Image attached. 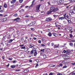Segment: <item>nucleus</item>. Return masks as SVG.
Masks as SVG:
<instances>
[{
  "instance_id": "nucleus-1",
  "label": "nucleus",
  "mask_w": 75,
  "mask_h": 75,
  "mask_svg": "<svg viewBox=\"0 0 75 75\" xmlns=\"http://www.w3.org/2000/svg\"><path fill=\"white\" fill-rule=\"evenodd\" d=\"M59 10V9H58L57 8H54V9L53 10V12H54V13H57L58 11Z\"/></svg>"
},
{
  "instance_id": "nucleus-2",
  "label": "nucleus",
  "mask_w": 75,
  "mask_h": 75,
  "mask_svg": "<svg viewBox=\"0 0 75 75\" xmlns=\"http://www.w3.org/2000/svg\"><path fill=\"white\" fill-rule=\"evenodd\" d=\"M41 6V5H39L37 6L36 10L37 11L40 10V7Z\"/></svg>"
},
{
  "instance_id": "nucleus-3",
  "label": "nucleus",
  "mask_w": 75,
  "mask_h": 75,
  "mask_svg": "<svg viewBox=\"0 0 75 75\" xmlns=\"http://www.w3.org/2000/svg\"><path fill=\"white\" fill-rule=\"evenodd\" d=\"M64 0L62 1V0H59V2L61 3V4H64V5H67V4H64Z\"/></svg>"
},
{
  "instance_id": "nucleus-4",
  "label": "nucleus",
  "mask_w": 75,
  "mask_h": 75,
  "mask_svg": "<svg viewBox=\"0 0 75 75\" xmlns=\"http://www.w3.org/2000/svg\"><path fill=\"white\" fill-rule=\"evenodd\" d=\"M52 20V19H51L50 18H47L46 19V21H51Z\"/></svg>"
},
{
  "instance_id": "nucleus-5",
  "label": "nucleus",
  "mask_w": 75,
  "mask_h": 75,
  "mask_svg": "<svg viewBox=\"0 0 75 75\" xmlns=\"http://www.w3.org/2000/svg\"><path fill=\"white\" fill-rule=\"evenodd\" d=\"M55 7H54V6H52L50 8V11L52 12H53V10H54V8Z\"/></svg>"
},
{
  "instance_id": "nucleus-6",
  "label": "nucleus",
  "mask_w": 75,
  "mask_h": 75,
  "mask_svg": "<svg viewBox=\"0 0 75 75\" xmlns=\"http://www.w3.org/2000/svg\"><path fill=\"white\" fill-rule=\"evenodd\" d=\"M34 56L35 57L37 56V50H34Z\"/></svg>"
},
{
  "instance_id": "nucleus-7",
  "label": "nucleus",
  "mask_w": 75,
  "mask_h": 75,
  "mask_svg": "<svg viewBox=\"0 0 75 75\" xmlns=\"http://www.w3.org/2000/svg\"><path fill=\"white\" fill-rule=\"evenodd\" d=\"M71 13H73L74 14H75V10L74 9H73L70 10V11Z\"/></svg>"
},
{
  "instance_id": "nucleus-8",
  "label": "nucleus",
  "mask_w": 75,
  "mask_h": 75,
  "mask_svg": "<svg viewBox=\"0 0 75 75\" xmlns=\"http://www.w3.org/2000/svg\"><path fill=\"white\" fill-rule=\"evenodd\" d=\"M16 1L13 0L11 1V4H14V3H16Z\"/></svg>"
},
{
  "instance_id": "nucleus-9",
  "label": "nucleus",
  "mask_w": 75,
  "mask_h": 75,
  "mask_svg": "<svg viewBox=\"0 0 75 75\" xmlns=\"http://www.w3.org/2000/svg\"><path fill=\"white\" fill-rule=\"evenodd\" d=\"M65 18V17H60L59 18V20H64Z\"/></svg>"
},
{
  "instance_id": "nucleus-10",
  "label": "nucleus",
  "mask_w": 75,
  "mask_h": 75,
  "mask_svg": "<svg viewBox=\"0 0 75 75\" xmlns=\"http://www.w3.org/2000/svg\"><path fill=\"white\" fill-rule=\"evenodd\" d=\"M20 19V18H17L16 19H15L14 20H13L14 21H17L18 22V21H19V19Z\"/></svg>"
},
{
  "instance_id": "nucleus-11",
  "label": "nucleus",
  "mask_w": 75,
  "mask_h": 75,
  "mask_svg": "<svg viewBox=\"0 0 75 75\" xmlns=\"http://www.w3.org/2000/svg\"><path fill=\"white\" fill-rule=\"evenodd\" d=\"M35 1V0H33L32 2V4L30 6V7H33V5H34L33 3H34V1Z\"/></svg>"
},
{
  "instance_id": "nucleus-12",
  "label": "nucleus",
  "mask_w": 75,
  "mask_h": 75,
  "mask_svg": "<svg viewBox=\"0 0 75 75\" xmlns=\"http://www.w3.org/2000/svg\"><path fill=\"white\" fill-rule=\"evenodd\" d=\"M51 12H52L51 11H48L47 12V14H51Z\"/></svg>"
},
{
  "instance_id": "nucleus-13",
  "label": "nucleus",
  "mask_w": 75,
  "mask_h": 75,
  "mask_svg": "<svg viewBox=\"0 0 75 75\" xmlns=\"http://www.w3.org/2000/svg\"><path fill=\"white\" fill-rule=\"evenodd\" d=\"M30 54H31V55H33V54H34V50H33L31 51L30 52Z\"/></svg>"
},
{
  "instance_id": "nucleus-14",
  "label": "nucleus",
  "mask_w": 75,
  "mask_h": 75,
  "mask_svg": "<svg viewBox=\"0 0 75 75\" xmlns=\"http://www.w3.org/2000/svg\"><path fill=\"white\" fill-rule=\"evenodd\" d=\"M59 46V45H58V46H57L56 45H54V48H58Z\"/></svg>"
},
{
  "instance_id": "nucleus-15",
  "label": "nucleus",
  "mask_w": 75,
  "mask_h": 75,
  "mask_svg": "<svg viewBox=\"0 0 75 75\" xmlns=\"http://www.w3.org/2000/svg\"><path fill=\"white\" fill-rule=\"evenodd\" d=\"M69 45H70V46H71V47H73L74 46V45L73 44V43H72L71 42L69 43Z\"/></svg>"
},
{
  "instance_id": "nucleus-16",
  "label": "nucleus",
  "mask_w": 75,
  "mask_h": 75,
  "mask_svg": "<svg viewBox=\"0 0 75 75\" xmlns=\"http://www.w3.org/2000/svg\"><path fill=\"white\" fill-rule=\"evenodd\" d=\"M48 35L49 36V37H51L52 35V34L51 33H49Z\"/></svg>"
},
{
  "instance_id": "nucleus-17",
  "label": "nucleus",
  "mask_w": 75,
  "mask_h": 75,
  "mask_svg": "<svg viewBox=\"0 0 75 75\" xmlns=\"http://www.w3.org/2000/svg\"><path fill=\"white\" fill-rule=\"evenodd\" d=\"M53 35L54 36H55V37H57V34L55 33H53Z\"/></svg>"
},
{
  "instance_id": "nucleus-18",
  "label": "nucleus",
  "mask_w": 75,
  "mask_h": 75,
  "mask_svg": "<svg viewBox=\"0 0 75 75\" xmlns=\"http://www.w3.org/2000/svg\"><path fill=\"white\" fill-rule=\"evenodd\" d=\"M19 12H24V10L22 9L21 10L19 11Z\"/></svg>"
},
{
  "instance_id": "nucleus-19",
  "label": "nucleus",
  "mask_w": 75,
  "mask_h": 75,
  "mask_svg": "<svg viewBox=\"0 0 75 75\" xmlns=\"http://www.w3.org/2000/svg\"><path fill=\"white\" fill-rule=\"evenodd\" d=\"M13 40H14L11 39L8 41V42H9V43H10V42H11Z\"/></svg>"
},
{
  "instance_id": "nucleus-20",
  "label": "nucleus",
  "mask_w": 75,
  "mask_h": 75,
  "mask_svg": "<svg viewBox=\"0 0 75 75\" xmlns=\"http://www.w3.org/2000/svg\"><path fill=\"white\" fill-rule=\"evenodd\" d=\"M69 1H71V2H75V0H69Z\"/></svg>"
},
{
  "instance_id": "nucleus-21",
  "label": "nucleus",
  "mask_w": 75,
  "mask_h": 75,
  "mask_svg": "<svg viewBox=\"0 0 75 75\" xmlns=\"http://www.w3.org/2000/svg\"><path fill=\"white\" fill-rule=\"evenodd\" d=\"M70 74H71V75H74L75 74V73H74V72L71 73H70L69 74V75H70Z\"/></svg>"
},
{
  "instance_id": "nucleus-22",
  "label": "nucleus",
  "mask_w": 75,
  "mask_h": 75,
  "mask_svg": "<svg viewBox=\"0 0 75 75\" xmlns=\"http://www.w3.org/2000/svg\"><path fill=\"white\" fill-rule=\"evenodd\" d=\"M43 57L44 59L46 58V56L45 54H44V55H43Z\"/></svg>"
},
{
  "instance_id": "nucleus-23",
  "label": "nucleus",
  "mask_w": 75,
  "mask_h": 75,
  "mask_svg": "<svg viewBox=\"0 0 75 75\" xmlns=\"http://www.w3.org/2000/svg\"><path fill=\"white\" fill-rule=\"evenodd\" d=\"M19 1L20 3H21L23 1V0H19Z\"/></svg>"
},
{
  "instance_id": "nucleus-24",
  "label": "nucleus",
  "mask_w": 75,
  "mask_h": 75,
  "mask_svg": "<svg viewBox=\"0 0 75 75\" xmlns=\"http://www.w3.org/2000/svg\"><path fill=\"white\" fill-rule=\"evenodd\" d=\"M3 20H4V21H6V20H7V19L6 18H5L3 19Z\"/></svg>"
},
{
  "instance_id": "nucleus-25",
  "label": "nucleus",
  "mask_w": 75,
  "mask_h": 75,
  "mask_svg": "<svg viewBox=\"0 0 75 75\" xmlns=\"http://www.w3.org/2000/svg\"><path fill=\"white\" fill-rule=\"evenodd\" d=\"M33 25V24L32 23H31L29 24L28 25L29 26H32Z\"/></svg>"
},
{
  "instance_id": "nucleus-26",
  "label": "nucleus",
  "mask_w": 75,
  "mask_h": 75,
  "mask_svg": "<svg viewBox=\"0 0 75 75\" xmlns=\"http://www.w3.org/2000/svg\"><path fill=\"white\" fill-rule=\"evenodd\" d=\"M55 25H56V27H59V26H60L59 25H58L57 24V23H55Z\"/></svg>"
},
{
  "instance_id": "nucleus-27",
  "label": "nucleus",
  "mask_w": 75,
  "mask_h": 75,
  "mask_svg": "<svg viewBox=\"0 0 75 75\" xmlns=\"http://www.w3.org/2000/svg\"><path fill=\"white\" fill-rule=\"evenodd\" d=\"M45 51V49H43L41 50L40 51H41V52H42H42H44V51Z\"/></svg>"
},
{
  "instance_id": "nucleus-28",
  "label": "nucleus",
  "mask_w": 75,
  "mask_h": 75,
  "mask_svg": "<svg viewBox=\"0 0 75 75\" xmlns=\"http://www.w3.org/2000/svg\"><path fill=\"white\" fill-rule=\"evenodd\" d=\"M7 5L6 4H4V7L5 8H7Z\"/></svg>"
},
{
  "instance_id": "nucleus-29",
  "label": "nucleus",
  "mask_w": 75,
  "mask_h": 75,
  "mask_svg": "<svg viewBox=\"0 0 75 75\" xmlns=\"http://www.w3.org/2000/svg\"><path fill=\"white\" fill-rule=\"evenodd\" d=\"M38 64H36V66H35V68H37V67H38Z\"/></svg>"
},
{
  "instance_id": "nucleus-30",
  "label": "nucleus",
  "mask_w": 75,
  "mask_h": 75,
  "mask_svg": "<svg viewBox=\"0 0 75 75\" xmlns=\"http://www.w3.org/2000/svg\"><path fill=\"white\" fill-rule=\"evenodd\" d=\"M14 17H17L18 16V15L17 14H15L14 15Z\"/></svg>"
},
{
  "instance_id": "nucleus-31",
  "label": "nucleus",
  "mask_w": 75,
  "mask_h": 75,
  "mask_svg": "<svg viewBox=\"0 0 75 75\" xmlns=\"http://www.w3.org/2000/svg\"><path fill=\"white\" fill-rule=\"evenodd\" d=\"M10 35H9L7 36V38H8V39H9V38H10Z\"/></svg>"
},
{
  "instance_id": "nucleus-32",
  "label": "nucleus",
  "mask_w": 75,
  "mask_h": 75,
  "mask_svg": "<svg viewBox=\"0 0 75 75\" xmlns=\"http://www.w3.org/2000/svg\"><path fill=\"white\" fill-rule=\"evenodd\" d=\"M15 66H14V65H12L11 66V67L12 68H15Z\"/></svg>"
},
{
  "instance_id": "nucleus-33",
  "label": "nucleus",
  "mask_w": 75,
  "mask_h": 75,
  "mask_svg": "<svg viewBox=\"0 0 75 75\" xmlns=\"http://www.w3.org/2000/svg\"><path fill=\"white\" fill-rule=\"evenodd\" d=\"M28 51L27 49V48L25 49V48L24 50V51H25V52H26V51Z\"/></svg>"
},
{
  "instance_id": "nucleus-34",
  "label": "nucleus",
  "mask_w": 75,
  "mask_h": 75,
  "mask_svg": "<svg viewBox=\"0 0 75 75\" xmlns=\"http://www.w3.org/2000/svg\"><path fill=\"white\" fill-rule=\"evenodd\" d=\"M36 23V22L35 21H34L32 23L33 24V25H34V24H35V23Z\"/></svg>"
},
{
  "instance_id": "nucleus-35",
  "label": "nucleus",
  "mask_w": 75,
  "mask_h": 75,
  "mask_svg": "<svg viewBox=\"0 0 75 75\" xmlns=\"http://www.w3.org/2000/svg\"><path fill=\"white\" fill-rule=\"evenodd\" d=\"M8 59H9V60H10L11 61L12 59H13V58H8Z\"/></svg>"
},
{
  "instance_id": "nucleus-36",
  "label": "nucleus",
  "mask_w": 75,
  "mask_h": 75,
  "mask_svg": "<svg viewBox=\"0 0 75 75\" xmlns=\"http://www.w3.org/2000/svg\"><path fill=\"white\" fill-rule=\"evenodd\" d=\"M38 42H39V43H40V44H41V40H38Z\"/></svg>"
},
{
  "instance_id": "nucleus-37",
  "label": "nucleus",
  "mask_w": 75,
  "mask_h": 75,
  "mask_svg": "<svg viewBox=\"0 0 75 75\" xmlns=\"http://www.w3.org/2000/svg\"><path fill=\"white\" fill-rule=\"evenodd\" d=\"M68 22H69V23H71V21H70V20H67Z\"/></svg>"
},
{
  "instance_id": "nucleus-38",
  "label": "nucleus",
  "mask_w": 75,
  "mask_h": 75,
  "mask_svg": "<svg viewBox=\"0 0 75 75\" xmlns=\"http://www.w3.org/2000/svg\"><path fill=\"white\" fill-rule=\"evenodd\" d=\"M62 64L60 63L59 64V66H60V67H62Z\"/></svg>"
},
{
  "instance_id": "nucleus-39",
  "label": "nucleus",
  "mask_w": 75,
  "mask_h": 75,
  "mask_svg": "<svg viewBox=\"0 0 75 75\" xmlns=\"http://www.w3.org/2000/svg\"><path fill=\"white\" fill-rule=\"evenodd\" d=\"M66 15H67V13H65L64 14V18H65V17H66Z\"/></svg>"
},
{
  "instance_id": "nucleus-40",
  "label": "nucleus",
  "mask_w": 75,
  "mask_h": 75,
  "mask_svg": "<svg viewBox=\"0 0 75 75\" xmlns=\"http://www.w3.org/2000/svg\"><path fill=\"white\" fill-rule=\"evenodd\" d=\"M67 67V66H64L63 67V68H66Z\"/></svg>"
},
{
  "instance_id": "nucleus-41",
  "label": "nucleus",
  "mask_w": 75,
  "mask_h": 75,
  "mask_svg": "<svg viewBox=\"0 0 75 75\" xmlns=\"http://www.w3.org/2000/svg\"><path fill=\"white\" fill-rule=\"evenodd\" d=\"M25 47H21V49H25Z\"/></svg>"
},
{
  "instance_id": "nucleus-42",
  "label": "nucleus",
  "mask_w": 75,
  "mask_h": 75,
  "mask_svg": "<svg viewBox=\"0 0 75 75\" xmlns=\"http://www.w3.org/2000/svg\"><path fill=\"white\" fill-rule=\"evenodd\" d=\"M72 12H70V13H69V15L70 16H71V15H72Z\"/></svg>"
},
{
  "instance_id": "nucleus-43",
  "label": "nucleus",
  "mask_w": 75,
  "mask_h": 75,
  "mask_svg": "<svg viewBox=\"0 0 75 75\" xmlns=\"http://www.w3.org/2000/svg\"><path fill=\"white\" fill-rule=\"evenodd\" d=\"M31 29L32 31H34V28H31Z\"/></svg>"
},
{
  "instance_id": "nucleus-44",
  "label": "nucleus",
  "mask_w": 75,
  "mask_h": 75,
  "mask_svg": "<svg viewBox=\"0 0 75 75\" xmlns=\"http://www.w3.org/2000/svg\"><path fill=\"white\" fill-rule=\"evenodd\" d=\"M70 38H72V34H70Z\"/></svg>"
},
{
  "instance_id": "nucleus-45",
  "label": "nucleus",
  "mask_w": 75,
  "mask_h": 75,
  "mask_svg": "<svg viewBox=\"0 0 75 75\" xmlns=\"http://www.w3.org/2000/svg\"><path fill=\"white\" fill-rule=\"evenodd\" d=\"M15 62H16V61L14 60V61H13V63H15Z\"/></svg>"
},
{
  "instance_id": "nucleus-46",
  "label": "nucleus",
  "mask_w": 75,
  "mask_h": 75,
  "mask_svg": "<svg viewBox=\"0 0 75 75\" xmlns=\"http://www.w3.org/2000/svg\"><path fill=\"white\" fill-rule=\"evenodd\" d=\"M21 71L20 69H17L16 70V71Z\"/></svg>"
},
{
  "instance_id": "nucleus-47",
  "label": "nucleus",
  "mask_w": 75,
  "mask_h": 75,
  "mask_svg": "<svg viewBox=\"0 0 75 75\" xmlns=\"http://www.w3.org/2000/svg\"><path fill=\"white\" fill-rule=\"evenodd\" d=\"M53 75V73H51L49 74V75Z\"/></svg>"
},
{
  "instance_id": "nucleus-48",
  "label": "nucleus",
  "mask_w": 75,
  "mask_h": 75,
  "mask_svg": "<svg viewBox=\"0 0 75 75\" xmlns=\"http://www.w3.org/2000/svg\"><path fill=\"white\" fill-rule=\"evenodd\" d=\"M63 52H64V53H66V51L65 50H64Z\"/></svg>"
},
{
  "instance_id": "nucleus-49",
  "label": "nucleus",
  "mask_w": 75,
  "mask_h": 75,
  "mask_svg": "<svg viewBox=\"0 0 75 75\" xmlns=\"http://www.w3.org/2000/svg\"><path fill=\"white\" fill-rule=\"evenodd\" d=\"M67 52H68V53H70V52H71V51H70L69 50H68L67 51Z\"/></svg>"
},
{
  "instance_id": "nucleus-50",
  "label": "nucleus",
  "mask_w": 75,
  "mask_h": 75,
  "mask_svg": "<svg viewBox=\"0 0 75 75\" xmlns=\"http://www.w3.org/2000/svg\"><path fill=\"white\" fill-rule=\"evenodd\" d=\"M24 46V45H20V47H23Z\"/></svg>"
},
{
  "instance_id": "nucleus-51",
  "label": "nucleus",
  "mask_w": 75,
  "mask_h": 75,
  "mask_svg": "<svg viewBox=\"0 0 75 75\" xmlns=\"http://www.w3.org/2000/svg\"><path fill=\"white\" fill-rule=\"evenodd\" d=\"M67 18H68V19H69V16H68V15H67Z\"/></svg>"
},
{
  "instance_id": "nucleus-52",
  "label": "nucleus",
  "mask_w": 75,
  "mask_h": 75,
  "mask_svg": "<svg viewBox=\"0 0 75 75\" xmlns=\"http://www.w3.org/2000/svg\"><path fill=\"white\" fill-rule=\"evenodd\" d=\"M24 72L26 73L27 72H28V71H27V70H25L24 71Z\"/></svg>"
},
{
  "instance_id": "nucleus-53",
  "label": "nucleus",
  "mask_w": 75,
  "mask_h": 75,
  "mask_svg": "<svg viewBox=\"0 0 75 75\" xmlns=\"http://www.w3.org/2000/svg\"><path fill=\"white\" fill-rule=\"evenodd\" d=\"M1 22H4V20H2L1 21Z\"/></svg>"
},
{
  "instance_id": "nucleus-54",
  "label": "nucleus",
  "mask_w": 75,
  "mask_h": 75,
  "mask_svg": "<svg viewBox=\"0 0 75 75\" xmlns=\"http://www.w3.org/2000/svg\"><path fill=\"white\" fill-rule=\"evenodd\" d=\"M29 61L30 62H32L33 61L32 60H29Z\"/></svg>"
},
{
  "instance_id": "nucleus-55",
  "label": "nucleus",
  "mask_w": 75,
  "mask_h": 75,
  "mask_svg": "<svg viewBox=\"0 0 75 75\" xmlns=\"http://www.w3.org/2000/svg\"><path fill=\"white\" fill-rule=\"evenodd\" d=\"M3 48L0 49V51H3Z\"/></svg>"
},
{
  "instance_id": "nucleus-56",
  "label": "nucleus",
  "mask_w": 75,
  "mask_h": 75,
  "mask_svg": "<svg viewBox=\"0 0 75 75\" xmlns=\"http://www.w3.org/2000/svg\"><path fill=\"white\" fill-rule=\"evenodd\" d=\"M72 65H75V62L74 63H71Z\"/></svg>"
},
{
  "instance_id": "nucleus-57",
  "label": "nucleus",
  "mask_w": 75,
  "mask_h": 75,
  "mask_svg": "<svg viewBox=\"0 0 75 75\" xmlns=\"http://www.w3.org/2000/svg\"><path fill=\"white\" fill-rule=\"evenodd\" d=\"M36 62H39V60H36Z\"/></svg>"
},
{
  "instance_id": "nucleus-58",
  "label": "nucleus",
  "mask_w": 75,
  "mask_h": 75,
  "mask_svg": "<svg viewBox=\"0 0 75 75\" xmlns=\"http://www.w3.org/2000/svg\"><path fill=\"white\" fill-rule=\"evenodd\" d=\"M41 45H42V46H44V47H45V45H43V44H41Z\"/></svg>"
},
{
  "instance_id": "nucleus-59",
  "label": "nucleus",
  "mask_w": 75,
  "mask_h": 75,
  "mask_svg": "<svg viewBox=\"0 0 75 75\" xmlns=\"http://www.w3.org/2000/svg\"><path fill=\"white\" fill-rule=\"evenodd\" d=\"M62 75V74H59V73H58L57 74V75Z\"/></svg>"
},
{
  "instance_id": "nucleus-60",
  "label": "nucleus",
  "mask_w": 75,
  "mask_h": 75,
  "mask_svg": "<svg viewBox=\"0 0 75 75\" xmlns=\"http://www.w3.org/2000/svg\"><path fill=\"white\" fill-rule=\"evenodd\" d=\"M71 42H75V40H71Z\"/></svg>"
},
{
  "instance_id": "nucleus-61",
  "label": "nucleus",
  "mask_w": 75,
  "mask_h": 75,
  "mask_svg": "<svg viewBox=\"0 0 75 75\" xmlns=\"http://www.w3.org/2000/svg\"><path fill=\"white\" fill-rule=\"evenodd\" d=\"M54 17H57V15H54Z\"/></svg>"
},
{
  "instance_id": "nucleus-62",
  "label": "nucleus",
  "mask_w": 75,
  "mask_h": 75,
  "mask_svg": "<svg viewBox=\"0 0 75 75\" xmlns=\"http://www.w3.org/2000/svg\"><path fill=\"white\" fill-rule=\"evenodd\" d=\"M14 4L13 5H12L11 6V7H14Z\"/></svg>"
},
{
  "instance_id": "nucleus-63",
  "label": "nucleus",
  "mask_w": 75,
  "mask_h": 75,
  "mask_svg": "<svg viewBox=\"0 0 75 75\" xmlns=\"http://www.w3.org/2000/svg\"><path fill=\"white\" fill-rule=\"evenodd\" d=\"M26 17H29V16H28V15H26L25 16Z\"/></svg>"
},
{
  "instance_id": "nucleus-64",
  "label": "nucleus",
  "mask_w": 75,
  "mask_h": 75,
  "mask_svg": "<svg viewBox=\"0 0 75 75\" xmlns=\"http://www.w3.org/2000/svg\"><path fill=\"white\" fill-rule=\"evenodd\" d=\"M43 75H47V73H46V74H43Z\"/></svg>"
}]
</instances>
